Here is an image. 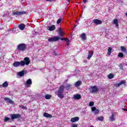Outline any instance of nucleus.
Here are the masks:
<instances>
[{
  "instance_id": "33",
  "label": "nucleus",
  "mask_w": 127,
  "mask_h": 127,
  "mask_svg": "<svg viewBox=\"0 0 127 127\" xmlns=\"http://www.w3.org/2000/svg\"><path fill=\"white\" fill-rule=\"evenodd\" d=\"M62 20H63V18L58 19L57 21V24H59L60 23H61V22H62Z\"/></svg>"
},
{
  "instance_id": "27",
  "label": "nucleus",
  "mask_w": 127,
  "mask_h": 127,
  "mask_svg": "<svg viewBox=\"0 0 127 127\" xmlns=\"http://www.w3.org/2000/svg\"><path fill=\"white\" fill-rule=\"evenodd\" d=\"M18 75L20 77H23V76H24V70H22L21 71L19 72Z\"/></svg>"
},
{
  "instance_id": "41",
  "label": "nucleus",
  "mask_w": 127,
  "mask_h": 127,
  "mask_svg": "<svg viewBox=\"0 0 127 127\" xmlns=\"http://www.w3.org/2000/svg\"><path fill=\"white\" fill-rule=\"evenodd\" d=\"M63 31L62 30V29H60L59 31V33H62L63 32Z\"/></svg>"
},
{
  "instance_id": "8",
  "label": "nucleus",
  "mask_w": 127,
  "mask_h": 127,
  "mask_svg": "<svg viewBox=\"0 0 127 127\" xmlns=\"http://www.w3.org/2000/svg\"><path fill=\"white\" fill-rule=\"evenodd\" d=\"M24 84L26 87H27V88H30V85H32V81L31 80V79L29 78Z\"/></svg>"
},
{
  "instance_id": "30",
  "label": "nucleus",
  "mask_w": 127,
  "mask_h": 127,
  "mask_svg": "<svg viewBox=\"0 0 127 127\" xmlns=\"http://www.w3.org/2000/svg\"><path fill=\"white\" fill-rule=\"evenodd\" d=\"M114 74L113 73H110L108 75V78L109 79H113V78H114Z\"/></svg>"
},
{
  "instance_id": "19",
  "label": "nucleus",
  "mask_w": 127,
  "mask_h": 127,
  "mask_svg": "<svg viewBox=\"0 0 127 127\" xmlns=\"http://www.w3.org/2000/svg\"><path fill=\"white\" fill-rule=\"evenodd\" d=\"M49 28L50 31H53L56 29V27L55 26V25H53L49 27Z\"/></svg>"
},
{
  "instance_id": "43",
  "label": "nucleus",
  "mask_w": 127,
  "mask_h": 127,
  "mask_svg": "<svg viewBox=\"0 0 127 127\" xmlns=\"http://www.w3.org/2000/svg\"><path fill=\"white\" fill-rule=\"evenodd\" d=\"M87 1H88V0H83L84 3H86V2H87Z\"/></svg>"
},
{
  "instance_id": "21",
  "label": "nucleus",
  "mask_w": 127,
  "mask_h": 127,
  "mask_svg": "<svg viewBox=\"0 0 127 127\" xmlns=\"http://www.w3.org/2000/svg\"><path fill=\"white\" fill-rule=\"evenodd\" d=\"M86 37V36L85 33L81 34V35H80V37L82 40H86L87 39V38Z\"/></svg>"
},
{
  "instance_id": "20",
  "label": "nucleus",
  "mask_w": 127,
  "mask_h": 127,
  "mask_svg": "<svg viewBox=\"0 0 127 127\" xmlns=\"http://www.w3.org/2000/svg\"><path fill=\"white\" fill-rule=\"evenodd\" d=\"M93 54H94V51H91V53L90 54V52H88V56L87 57V59L88 60H90L91 58H92V57L93 56Z\"/></svg>"
},
{
  "instance_id": "28",
  "label": "nucleus",
  "mask_w": 127,
  "mask_h": 127,
  "mask_svg": "<svg viewBox=\"0 0 127 127\" xmlns=\"http://www.w3.org/2000/svg\"><path fill=\"white\" fill-rule=\"evenodd\" d=\"M104 117L103 116H100V117H98L96 120H98V121H100V122H103L104 121Z\"/></svg>"
},
{
  "instance_id": "48",
  "label": "nucleus",
  "mask_w": 127,
  "mask_h": 127,
  "mask_svg": "<svg viewBox=\"0 0 127 127\" xmlns=\"http://www.w3.org/2000/svg\"><path fill=\"white\" fill-rule=\"evenodd\" d=\"M19 106H20V107H22V105H20Z\"/></svg>"
},
{
  "instance_id": "40",
  "label": "nucleus",
  "mask_w": 127,
  "mask_h": 127,
  "mask_svg": "<svg viewBox=\"0 0 127 127\" xmlns=\"http://www.w3.org/2000/svg\"><path fill=\"white\" fill-rule=\"evenodd\" d=\"M60 36H61V37H62L63 36H64V33H60Z\"/></svg>"
},
{
  "instance_id": "16",
  "label": "nucleus",
  "mask_w": 127,
  "mask_h": 127,
  "mask_svg": "<svg viewBox=\"0 0 127 127\" xmlns=\"http://www.w3.org/2000/svg\"><path fill=\"white\" fill-rule=\"evenodd\" d=\"M109 121L110 122H115L116 121V119H115V115L114 114H112L111 116L109 117Z\"/></svg>"
},
{
  "instance_id": "37",
  "label": "nucleus",
  "mask_w": 127,
  "mask_h": 127,
  "mask_svg": "<svg viewBox=\"0 0 127 127\" xmlns=\"http://www.w3.org/2000/svg\"><path fill=\"white\" fill-rule=\"evenodd\" d=\"M94 102H93V101H90V102H89V106H90V107H93V106H94Z\"/></svg>"
},
{
  "instance_id": "24",
  "label": "nucleus",
  "mask_w": 127,
  "mask_h": 127,
  "mask_svg": "<svg viewBox=\"0 0 127 127\" xmlns=\"http://www.w3.org/2000/svg\"><path fill=\"white\" fill-rule=\"evenodd\" d=\"M121 51H122V52H124V53H127V49L126 48H125V47L121 46Z\"/></svg>"
},
{
  "instance_id": "2",
  "label": "nucleus",
  "mask_w": 127,
  "mask_h": 127,
  "mask_svg": "<svg viewBox=\"0 0 127 127\" xmlns=\"http://www.w3.org/2000/svg\"><path fill=\"white\" fill-rule=\"evenodd\" d=\"M16 49L19 52H24V51H26L27 49V48L26 47V44L24 43L19 44L17 46Z\"/></svg>"
},
{
  "instance_id": "6",
  "label": "nucleus",
  "mask_w": 127,
  "mask_h": 127,
  "mask_svg": "<svg viewBox=\"0 0 127 127\" xmlns=\"http://www.w3.org/2000/svg\"><path fill=\"white\" fill-rule=\"evenodd\" d=\"M11 120H15V119H20L21 118V115L20 114H12L10 115Z\"/></svg>"
},
{
  "instance_id": "11",
  "label": "nucleus",
  "mask_w": 127,
  "mask_h": 127,
  "mask_svg": "<svg viewBox=\"0 0 127 127\" xmlns=\"http://www.w3.org/2000/svg\"><path fill=\"white\" fill-rule=\"evenodd\" d=\"M93 22L96 25H99V24H102V22L101 20L98 19H94L93 20Z\"/></svg>"
},
{
  "instance_id": "44",
  "label": "nucleus",
  "mask_w": 127,
  "mask_h": 127,
  "mask_svg": "<svg viewBox=\"0 0 127 127\" xmlns=\"http://www.w3.org/2000/svg\"><path fill=\"white\" fill-rule=\"evenodd\" d=\"M122 110H123V111H125V112H127V109L123 108Z\"/></svg>"
},
{
  "instance_id": "26",
  "label": "nucleus",
  "mask_w": 127,
  "mask_h": 127,
  "mask_svg": "<svg viewBox=\"0 0 127 127\" xmlns=\"http://www.w3.org/2000/svg\"><path fill=\"white\" fill-rule=\"evenodd\" d=\"M81 84H82V81L78 80L75 82V87H78V86H80V85H81Z\"/></svg>"
},
{
  "instance_id": "38",
  "label": "nucleus",
  "mask_w": 127,
  "mask_h": 127,
  "mask_svg": "<svg viewBox=\"0 0 127 127\" xmlns=\"http://www.w3.org/2000/svg\"><path fill=\"white\" fill-rule=\"evenodd\" d=\"M19 108H21L23 110H27V107L26 106H23L22 107H20V106H19Z\"/></svg>"
},
{
  "instance_id": "17",
  "label": "nucleus",
  "mask_w": 127,
  "mask_h": 127,
  "mask_svg": "<svg viewBox=\"0 0 127 127\" xmlns=\"http://www.w3.org/2000/svg\"><path fill=\"white\" fill-rule=\"evenodd\" d=\"M19 29H20V30H24V28H25V25L24 24H20L19 25V26H18Z\"/></svg>"
},
{
  "instance_id": "1",
  "label": "nucleus",
  "mask_w": 127,
  "mask_h": 127,
  "mask_svg": "<svg viewBox=\"0 0 127 127\" xmlns=\"http://www.w3.org/2000/svg\"><path fill=\"white\" fill-rule=\"evenodd\" d=\"M65 89V86L64 85H62L60 86L59 90H58L57 96L60 99H63L64 98V89Z\"/></svg>"
},
{
  "instance_id": "36",
  "label": "nucleus",
  "mask_w": 127,
  "mask_h": 127,
  "mask_svg": "<svg viewBox=\"0 0 127 127\" xmlns=\"http://www.w3.org/2000/svg\"><path fill=\"white\" fill-rule=\"evenodd\" d=\"M118 57L120 58H123V57H124V54L123 53H119L118 54Z\"/></svg>"
},
{
  "instance_id": "18",
  "label": "nucleus",
  "mask_w": 127,
  "mask_h": 127,
  "mask_svg": "<svg viewBox=\"0 0 127 127\" xmlns=\"http://www.w3.org/2000/svg\"><path fill=\"white\" fill-rule=\"evenodd\" d=\"M78 121H79V117H74L71 118L70 120V122H71V123H76V122H78Z\"/></svg>"
},
{
  "instance_id": "39",
  "label": "nucleus",
  "mask_w": 127,
  "mask_h": 127,
  "mask_svg": "<svg viewBox=\"0 0 127 127\" xmlns=\"http://www.w3.org/2000/svg\"><path fill=\"white\" fill-rule=\"evenodd\" d=\"M71 127H78V124H73Z\"/></svg>"
},
{
  "instance_id": "31",
  "label": "nucleus",
  "mask_w": 127,
  "mask_h": 127,
  "mask_svg": "<svg viewBox=\"0 0 127 127\" xmlns=\"http://www.w3.org/2000/svg\"><path fill=\"white\" fill-rule=\"evenodd\" d=\"M71 87H72V85L71 84H66V90H70V89H71Z\"/></svg>"
},
{
  "instance_id": "32",
  "label": "nucleus",
  "mask_w": 127,
  "mask_h": 127,
  "mask_svg": "<svg viewBox=\"0 0 127 127\" xmlns=\"http://www.w3.org/2000/svg\"><path fill=\"white\" fill-rule=\"evenodd\" d=\"M45 98V99H46V100H49L51 98V95L49 94H46Z\"/></svg>"
},
{
  "instance_id": "5",
  "label": "nucleus",
  "mask_w": 127,
  "mask_h": 127,
  "mask_svg": "<svg viewBox=\"0 0 127 127\" xmlns=\"http://www.w3.org/2000/svg\"><path fill=\"white\" fill-rule=\"evenodd\" d=\"M60 39V37L59 36H54L52 38L48 39L49 42H55V41H58Z\"/></svg>"
},
{
  "instance_id": "15",
  "label": "nucleus",
  "mask_w": 127,
  "mask_h": 127,
  "mask_svg": "<svg viewBox=\"0 0 127 127\" xmlns=\"http://www.w3.org/2000/svg\"><path fill=\"white\" fill-rule=\"evenodd\" d=\"M43 115V117H44L45 118H52V116L51 114H48L46 112L44 113Z\"/></svg>"
},
{
  "instance_id": "34",
  "label": "nucleus",
  "mask_w": 127,
  "mask_h": 127,
  "mask_svg": "<svg viewBox=\"0 0 127 127\" xmlns=\"http://www.w3.org/2000/svg\"><path fill=\"white\" fill-rule=\"evenodd\" d=\"M119 67L120 70H124V65L123 64H119Z\"/></svg>"
},
{
  "instance_id": "22",
  "label": "nucleus",
  "mask_w": 127,
  "mask_h": 127,
  "mask_svg": "<svg viewBox=\"0 0 127 127\" xmlns=\"http://www.w3.org/2000/svg\"><path fill=\"white\" fill-rule=\"evenodd\" d=\"M73 99H75V100H80L81 96L79 94H75L73 96Z\"/></svg>"
},
{
  "instance_id": "9",
  "label": "nucleus",
  "mask_w": 127,
  "mask_h": 127,
  "mask_svg": "<svg viewBox=\"0 0 127 127\" xmlns=\"http://www.w3.org/2000/svg\"><path fill=\"white\" fill-rule=\"evenodd\" d=\"M13 67H18L19 66H22V64H21V61L20 62H14L13 64Z\"/></svg>"
},
{
  "instance_id": "3",
  "label": "nucleus",
  "mask_w": 127,
  "mask_h": 127,
  "mask_svg": "<svg viewBox=\"0 0 127 127\" xmlns=\"http://www.w3.org/2000/svg\"><path fill=\"white\" fill-rule=\"evenodd\" d=\"M21 62L22 66H24V65L28 66L30 64V59L28 57H26L24 59L23 61H21Z\"/></svg>"
},
{
  "instance_id": "50",
  "label": "nucleus",
  "mask_w": 127,
  "mask_h": 127,
  "mask_svg": "<svg viewBox=\"0 0 127 127\" xmlns=\"http://www.w3.org/2000/svg\"><path fill=\"white\" fill-rule=\"evenodd\" d=\"M77 26V25H75V26Z\"/></svg>"
},
{
  "instance_id": "7",
  "label": "nucleus",
  "mask_w": 127,
  "mask_h": 127,
  "mask_svg": "<svg viewBox=\"0 0 127 127\" xmlns=\"http://www.w3.org/2000/svg\"><path fill=\"white\" fill-rule=\"evenodd\" d=\"M26 12L25 11H16L12 13V15H23V14H26Z\"/></svg>"
},
{
  "instance_id": "23",
  "label": "nucleus",
  "mask_w": 127,
  "mask_h": 127,
  "mask_svg": "<svg viewBox=\"0 0 127 127\" xmlns=\"http://www.w3.org/2000/svg\"><path fill=\"white\" fill-rule=\"evenodd\" d=\"M113 23H114V24H115L116 26H117V27L119 26V21L118 20V19H114Z\"/></svg>"
},
{
  "instance_id": "10",
  "label": "nucleus",
  "mask_w": 127,
  "mask_h": 127,
  "mask_svg": "<svg viewBox=\"0 0 127 127\" xmlns=\"http://www.w3.org/2000/svg\"><path fill=\"white\" fill-rule=\"evenodd\" d=\"M62 41H66V45L67 46H69V45L70 44V40L69 39L67 38H61L60 39Z\"/></svg>"
},
{
  "instance_id": "14",
  "label": "nucleus",
  "mask_w": 127,
  "mask_h": 127,
  "mask_svg": "<svg viewBox=\"0 0 127 127\" xmlns=\"http://www.w3.org/2000/svg\"><path fill=\"white\" fill-rule=\"evenodd\" d=\"M126 83H127V81H126V80H122L120 82L116 84V86L120 87V86H121V85H123V84H126Z\"/></svg>"
},
{
  "instance_id": "42",
  "label": "nucleus",
  "mask_w": 127,
  "mask_h": 127,
  "mask_svg": "<svg viewBox=\"0 0 127 127\" xmlns=\"http://www.w3.org/2000/svg\"><path fill=\"white\" fill-rule=\"evenodd\" d=\"M46 1H49V2H51V1H55V0H46Z\"/></svg>"
},
{
  "instance_id": "35",
  "label": "nucleus",
  "mask_w": 127,
  "mask_h": 127,
  "mask_svg": "<svg viewBox=\"0 0 127 127\" xmlns=\"http://www.w3.org/2000/svg\"><path fill=\"white\" fill-rule=\"evenodd\" d=\"M8 121H10V118L9 117H5L4 119V122H8Z\"/></svg>"
},
{
  "instance_id": "29",
  "label": "nucleus",
  "mask_w": 127,
  "mask_h": 127,
  "mask_svg": "<svg viewBox=\"0 0 127 127\" xmlns=\"http://www.w3.org/2000/svg\"><path fill=\"white\" fill-rule=\"evenodd\" d=\"M113 49L111 47H109L108 49V55H111L112 53V50Z\"/></svg>"
},
{
  "instance_id": "12",
  "label": "nucleus",
  "mask_w": 127,
  "mask_h": 127,
  "mask_svg": "<svg viewBox=\"0 0 127 127\" xmlns=\"http://www.w3.org/2000/svg\"><path fill=\"white\" fill-rule=\"evenodd\" d=\"M91 111L92 112H95L94 114H95L96 115H98V114L100 113V110H99V109H97V108L95 106L91 108Z\"/></svg>"
},
{
  "instance_id": "45",
  "label": "nucleus",
  "mask_w": 127,
  "mask_h": 127,
  "mask_svg": "<svg viewBox=\"0 0 127 127\" xmlns=\"http://www.w3.org/2000/svg\"><path fill=\"white\" fill-rule=\"evenodd\" d=\"M125 15H126V16L127 17V11L126 13H125Z\"/></svg>"
},
{
  "instance_id": "47",
  "label": "nucleus",
  "mask_w": 127,
  "mask_h": 127,
  "mask_svg": "<svg viewBox=\"0 0 127 127\" xmlns=\"http://www.w3.org/2000/svg\"><path fill=\"white\" fill-rule=\"evenodd\" d=\"M67 1H70V0H66Z\"/></svg>"
},
{
  "instance_id": "49",
  "label": "nucleus",
  "mask_w": 127,
  "mask_h": 127,
  "mask_svg": "<svg viewBox=\"0 0 127 127\" xmlns=\"http://www.w3.org/2000/svg\"><path fill=\"white\" fill-rule=\"evenodd\" d=\"M90 127H94V126H90Z\"/></svg>"
},
{
  "instance_id": "25",
  "label": "nucleus",
  "mask_w": 127,
  "mask_h": 127,
  "mask_svg": "<svg viewBox=\"0 0 127 127\" xmlns=\"http://www.w3.org/2000/svg\"><path fill=\"white\" fill-rule=\"evenodd\" d=\"M2 87L3 88H7L8 87V83L7 82L5 81L2 84Z\"/></svg>"
},
{
  "instance_id": "4",
  "label": "nucleus",
  "mask_w": 127,
  "mask_h": 127,
  "mask_svg": "<svg viewBox=\"0 0 127 127\" xmlns=\"http://www.w3.org/2000/svg\"><path fill=\"white\" fill-rule=\"evenodd\" d=\"M90 93L92 94L94 93H98V92H99V88H98L97 86L94 85L93 86H90Z\"/></svg>"
},
{
  "instance_id": "46",
  "label": "nucleus",
  "mask_w": 127,
  "mask_h": 127,
  "mask_svg": "<svg viewBox=\"0 0 127 127\" xmlns=\"http://www.w3.org/2000/svg\"><path fill=\"white\" fill-rule=\"evenodd\" d=\"M84 63H87V61H84Z\"/></svg>"
},
{
  "instance_id": "13",
  "label": "nucleus",
  "mask_w": 127,
  "mask_h": 127,
  "mask_svg": "<svg viewBox=\"0 0 127 127\" xmlns=\"http://www.w3.org/2000/svg\"><path fill=\"white\" fill-rule=\"evenodd\" d=\"M4 100L6 102V103H9V104H13V101L10 99V98H8L7 97L4 98Z\"/></svg>"
}]
</instances>
